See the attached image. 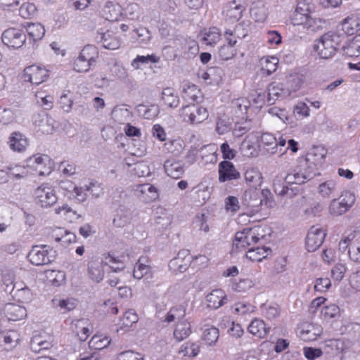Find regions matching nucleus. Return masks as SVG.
<instances>
[{
	"instance_id": "f257e3e1",
	"label": "nucleus",
	"mask_w": 360,
	"mask_h": 360,
	"mask_svg": "<svg viewBox=\"0 0 360 360\" xmlns=\"http://www.w3.org/2000/svg\"><path fill=\"white\" fill-rule=\"evenodd\" d=\"M318 148L307 153L305 160L300 162L299 165L292 169L285 177L276 176L273 181L274 193L281 197L294 198L300 193L301 185L312 179L316 174L318 167L321 166L325 160L326 153Z\"/></svg>"
},
{
	"instance_id": "f03ea898",
	"label": "nucleus",
	"mask_w": 360,
	"mask_h": 360,
	"mask_svg": "<svg viewBox=\"0 0 360 360\" xmlns=\"http://www.w3.org/2000/svg\"><path fill=\"white\" fill-rule=\"evenodd\" d=\"M345 38L335 32H327L315 41L314 49L320 58L329 59L335 54Z\"/></svg>"
},
{
	"instance_id": "7ed1b4c3",
	"label": "nucleus",
	"mask_w": 360,
	"mask_h": 360,
	"mask_svg": "<svg viewBox=\"0 0 360 360\" xmlns=\"http://www.w3.org/2000/svg\"><path fill=\"white\" fill-rule=\"evenodd\" d=\"M98 56V52L94 46H85L74 62V70L78 72L89 71L95 65Z\"/></svg>"
},
{
	"instance_id": "20e7f679",
	"label": "nucleus",
	"mask_w": 360,
	"mask_h": 360,
	"mask_svg": "<svg viewBox=\"0 0 360 360\" xmlns=\"http://www.w3.org/2000/svg\"><path fill=\"white\" fill-rule=\"evenodd\" d=\"M30 262L36 266L51 263L56 258V251L48 245L34 246L28 254Z\"/></svg>"
},
{
	"instance_id": "39448f33",
	"label": "nucleus",
	"mask_w": 360,
	"mask_h": 360,
	"mask_svg": "<svg viewBox=\"0 0 360 360\" xmlns=\"http://www.w3.org/2000/svg\"><path fill=\"white\" fill-rule=\"evenodd\" d=\"M263 198V191L250 188L244 192L241 203L250 213L255 214L260 210Z\"/></svg>"
},
{
	"instance_id": "423d86ee",
	"label": "nucleus",
	"mask_w": 360,
	"mask_h": 360,
	"mask_svg": "<svg viewBox=\"0 0 360 360\" xmlns=\"http://www.w3.org/2000/svg\"><path fill=\"white\" fill-rule=\"evenodd\" d=\"M34 195L37 203L41 207H50L56 204L58 200L54 190L45 184L39 186Z\"/></svg>"
},
{
	"instance_id": "0eeeda50",
	"label": "nucleus",
	"mask_w": 360,
	"mask_h": 360,
	"mask_svg": "<svg viewBox=\"0 0 360 360\" xmlns=\"http://www.w3.org/2000/svg\"><path fill=\"white\" fill-rule=\"evenodd\" d=\"M26 40L25 34L17 28H9L2 34V41L8 47L20 48Z\"/></svg>"
},
{
	"instance_id": "6e6552de",
	"label": "nucleus",
	"mask_w": 360,
	"mask_h": 360,
	"mask_svg": "<svg viewBox=\"0 0 360 360\" xmlns=\"http://www.w3.org/2000/svg\"><path fill=\"white\" fill-rule=\"evenodd\" d=\"M48 77L49 71L45 68L31 65L24 70V80L33 84L39 85L41 84L47 79Z\"/></svg>"
},
{
	"instance_id": "1a4fd4ad",
	"label": "nucleus",
	"mask_w": 360,
	"mask_h": 360,
	"mask_svg": "<svg viewBox=\"0 0 360 360\" xmlns=\"http://www.w3.org/2000/svg\"><path fill=\"white\" fill-rule=\"evenodd\" d=\"M326 236L324 230L320 227L311 226L306 238V247L309 252H314L323 243Z\"/></svg>"
},
{
	"instance_id": "9d476101",
	"label": "nucleus",
	"mask_w": 360,
	"mask_h": 360,
	"mask_svg": "<svg viewBox=\"0 0 360 360\" xmlns=\"http://www.w3.org/2000/svg\"><path fill=\"white\" fill-rule=\"evenodd\" d=\"M192 261L188 250H180L177 256L170 260L169 266L174 271L183 273L187 270Z\"/></svg>"
},
{
	"instance_id": "9b49d317",
	"label": "nucleus",
	"mask_w": 360,
	"mask_h": 360,
	"mask_svg": "<svg viewBox=\"0 0 360 360\" xmlns=\"http://www.w3.org/2000/svg\"><path fill=\"white\" fill-rule=\"evenodd\" d=\"M218 172L220 182L236 180L240 177L239 172L236 169L233 164L227 160L219 162Z\"/></svg>"
},
{
	"instance_id": "f8f14e48",
	"label": "nucleus",
	"mask_w": 360,
	"mask_h": 360,
	"mask_svg": "<svg viewBox=\"0 0 360 360\" xmlns=\"http://www.w3.org/2000/svg\"><path fill=\"white\" fill-rule=\"evenodd\" d=\"M33 123L37 130L43 134H51L54 129V120L44 111L33 116Z\"/></svg>"
},
{
	"instance_id": "ddd939ff",
	"label": "nucleus",
	"mask_w": 360,
	"mask_h": 360,
	"mask_svg": "<svg viewBox=\"0 0 360 360\" xmlns=\"http://www.w3.org/2000/svg\"><path fill=\"white\" fill-rule=\"evenodd\" d=\"M267 102L269 105L274 104L278 99L285 98L290 96V92L288 89L284 88L282 83H271L267 88Z\"/></svg>"
},
{
	"instance_id": "4468645a",
	"label": "nucleus",
	"mask_w": 360,
	"mask_h": 360,
	"mask_svg": "<svg viewBox=\"0 0 360 360\" xmlns=\"http://www.w3.org/2000/svg\"><path fill=\"white\" fill-rule=\"evenodd\" d=\"M96 40L98 43H101L105 49L110 50H116L121 45L120 40L109 31L106 32H98Z\"/></svg>"
},
{
	"instance_id": "2eb2a0df",
	"label": "nucleus",
	"mask_w": 360,
	"mask_h": 360,
	"mask_svg": "<svg viewBox=\"0 0 360 360\" xmlns=\"http://www.w3.org/2000/svg\"><path fill=\"white\" fill-rule=\"evenodd\" d=\"M4 314L8 321H20L27 316V310L24 307L14 303H7L4 308Z\"/></svg>"
},
{
	"instance_id": "dca6fc26",
	"label": "nucleus",
	"mask_w": 360,
	"mask_h": 360,
	"mask_svg": "<svg viewBox=\"0 0 360 360\" xmlns=\"http://www.w3.org/2000/svg\"><path fill=\"white\" fill-rule=\"evenodd\" d=\"M45 162L51 163L48 155H35L27 160V166L34 167L38 172L39 176L49 175L51 172V167H48L45 170L41 169V166L45 165Z\"/></svg>"
},
{
	"instance_id": "f3484780",
	"label": "nucleus",
	"mask_w": 360,
	"mask_h": 360,
	"mask_svg": "<svg viewBox=\"0 0 360 360\" xmlns=\"http://www.w3.org/2000/svg\"><path fill=\"white\" fill-rule=\"evenodd\" d=\"M346 196L349 197V203L345 202V200L338 201L333 200L330 205V212L334 215H342L345 213L353 205L355 200V196L350 192H346Z\"/></svg>"
},
{
	"instance_id": "a211bd4d",
	"label": "nucleus",
	"mask_w": 360,
	"mask_h": 360,
	"mask_svg": "<svg viewBox=\"0 0 360 360\" xmlns=\"http://www.w3.org/2000/svg\"><path fill=\"white\" fill-rule=\"evenodd\" d=\"M8 143L12 150L22 152L28 146V140L27 137L20 131H13L8 138Z\"/></svg>"
},
{
	"instance_id": "6ab92c4d",
	"label": "nucleus",
	"mask_w": 360,
	"mask_h": 360,
	"mask_svg": "<svg viewBox=\"0 0 360 360\" xmlns=\"http://www.w3.org/2000/svg\"><path fill=\"white\" fill-rule=\"evenodd\" d=\"M164 168L167 174L173 178L179 179L184 173L183 164L180 161L174 159H168L165 162Z\"/></svg>"
},
{
	"instance_id": "aec40b11",
	"label": "nucleus",
	"mask_w": 360,
	"mask_h": 360,
	"mask_svg": "<svg viewBox=\"0 0 360 360\" xmlns=\"http://www.w3.org/2000/svg\"><path fill=\"white\" fill-rule=\"evenodd\" d=\"M102 15L108 21H117L122 15V8L118 4L108 1L102 10Z\"/></svg>"
},
{
	"instance_id": "412c9836",
	"label": "nucleus",
	"mask_w": 360,
	"mask_h": 360,
	"mask_svg": "<svg viewBox=\"0 0 360 360\" xmlns=\"http://www.w3.org/2000/svg\"><path fill=\"white\" fill-rule=\"evenodd\" d=\"M227 297L225 292L221 289L212 290L207 295L208 307L217 309L226 303Z\"/></svg>"
},
{
	"instance_id": "4be33fe9",
	"label": "nucleus",
	"mask_w": 360,
	"mask_h": 360,
	"mask_svg": "<svg viewBox=\"0 0 360 360\" xmlns=\"http://www.w3.org/2000/svg\"><path fill=\"white\" fill-rule=\"evenodd\" d=\"M244 10L245 6L234 0L227 4L224 13L228 19L235 22L241 18Z\"/></svg>"
},
{
	"instance_id": "5701e85b",
	"label": "nucleus",
	"mask_w": 360,
	"mask_h": 360,
	"mask_svg": "<svg viewBox=\"0 0 360 360\" xmlns=\"http://www.w3.org/2000/svg\"><path fill=\"white\" fill-rule=\"evenodd\" d=\"M342 30L345 34L352 35L360 30V17L351 15L346 18L342 23Z\"/></svg>"
},
{
	"instance_id": "b1692460",
	"label": "nucleus",
	"mask_w": 360,
	"mask_h": 360,
	"mask_svg": "<svg viewBox=\"0 0 360 360\" xmlns=\"http://www.w3.org/2000/svg\"><path fill=\"white\" fill-rule=\"evenodd\" d=\"M322 333V328L314 324L304 326L300 332V337L304 341H314Z\"/></svg>"
},
{
	"instance_id": "393cba45",
	"label": "nucleus",
	"mask_w": 360,
	"mask_h": 360,
	"mask_svg": "<svg viewBox=\"0 0 360 360\" xmlns=\"http://www.w3.org/2000/svg\"><path fill=\"white\" fill-rule=\"evenodd\" d=\"M136 191L140 192L143 195V200L147 202H152L158 198L157 188L153 185L149 184L138 185Z\"/></svg>"
},
{
	"instance_id": "a878e982",
	"label": "nucleus",
	"mask_w": 360,
	"mask_h": 360,
	"mask_svg": "<svg viewBox=\"0 0 360 360\" xmlns=\"http://www.w3.org/2000/svg\"><path fill=\"white\" fill-rule=\"evenodd\" d=\"M88 274L92 281L101 282L104 277L103 263L98 261H91L88 264Z\"/></svg>"
},
{
	"instance_id": "bb28decb",
	"label": "nucleus",
	"mask_w": 360,
	"mask_h": 360,
	"mask_svg": "<svg viewBox=\"0 0 360 360\" xmlns=\"http://www.w3.org/2000/svg\"><path fill=\"white\" fill-rule=\"evenodd\" d=\"M191 333V326L186 320L178 322L174 330V338L181 342L188 338Z\"/></svg>"
},
{
	"instance_id": "cd10ccee",
	"label": "nucleus",
	"mask_w": 360,
	"mask_h": 360,
	"mask_svg": "<svg viewBox=\"0 0 360 360\" xmlns=\"http://www.w3.org/2000/svg\"><path fill=\"white\" fill-rule=\"evenodd\" d=\"M269 330V328L266 327L265 323L262 320L258 319L252 320L248 326V331L251 334L256 335L259 338H264Z\"/></svg>"
},
{
	"instance_id": "c85d7f7f",
	"label": "nucleus",
	"mask_w": 360,
	"mask_h": 360,
	"mask_svg": "<svg viewBox=\"0 0 360 360\" xmlns=\"http://www.w3.org/2000/svg\"><path fill=\"white\" fill-rule=\"evenodd\" d=\"M344 54L349 57L360 56V36H356L342 46Z\"/></svg>"
},
{
	"instance_id": "c756f323",
	"label": "nucleus",
	"mask_w": 360,
	"mask_h": 360,
	"mask_svg": "<svg viewBox=\"0 0 360 360\" xmlns=\"http://www.w3.org/2000/svg\"><path fill=\"white\" fill-rule=\"evenodd\" d=\"M162 100L164 103L171 108H176L179 104V96L175 91L170 87L163 89L162 91Z\"/></svg>"
},
{
	"instance_id": "7c9ffc66",
	"label": "nucleus",
	"mask_w": 360,
	"mask_h": 360,
	"mask_svg": "<svg viewBox=\"0 0 360 360\" xmlns=\"http://www.w3.org/2000/svg\"><path fill=\"white\" fill-rule=\"evenodd\" d=\"M219 330L213 326H207L202 330V339L209 346L214 345L218 340Z\"/></svg>"
},
{
	"instance_id": "2f4dec72",
	"label": "nucleus",
	"mask_w": 360,
	"mask_h": 360,
	"mask_svg": "<svg viewBox=\"0 0 360 360\" xmlns=\"http://www.w3.org/2000/svg\"><path fill=\"white\" fill-rule=\"evenodd\" d=\"M269 251L271 252V249L264 246L252 248L247 252L246 256L252 262H260L267 257Z\"/></svg>"
},
{
	"instance_id": "473e14b6",
	"label": "nucleus",
	"mask_w": 360,
	"mask_h": 360,
	"mask_svg": "<svg viewBox=\"0 0 360 360\" xmlns=\"http://www.w3.org/2000/svg\"><path fill=\"white\" fill-rule=\"evenodd\" d=\"M325 348L328 353L338 354L345 350V342L341 339H330L325 341Z\"/></svg>"
},
{
	"instance_id": "72a5a7b5",
	"label": "nucleus",
	"mask_w": 360,
	"mask_h": 360,
	"mask_svg": "<svg viewBox=\"0 0 360 360\" xmlns=\"http://www.w3.org/2000/svg\"><path fill=\"white\" fill-rule=\"evenodd\" d=\"M26 30L33 41L41 39L45 34V29L40 23H28Z\"/></svg>"
},
{
	"instance_id": "f704fd0d",
	"label": "nucleus",
	"mask_w": 360,
	"mask_h": 360,
	"mask_svg": "<svg viewBox=\"0 0 360 360\" xmlns=\"http://www.w3.org/2000/svg\"><path fill=\"white\" fill-rule=\"evenodd\" d=\"M186 316V308L183 305L172 307L167 314L165 321L171 323L174 321L179 322Z\"/></svg>"
},
{
	"instance_id": "c9c22d12",
	"label": "nucleus",
	"mask_w": 360,
	"mask_h": 360,
	"mask_svg": "<svg viewBox=\"0 0 360 360\" xmlns=\"http://www.w3.org/2000/svg\"><path fill=\"white\" fill-rule=\"evenodd\" d=\"M200 90L195 84H185L182 90V97L187 101L198 102Z\"/></svg>"
},
{
	"instance_id": "e433bc0d",
	"label": "nucleus",
	"mask_w": 360,
	"mask_h": 360,
	"mask_svg": "<svg viewBox=\"0 0 360 360\" xmlns=\"http://www.w3.org/2000/svg\"><path fill=\"white\" fill-rule=\"evenodd\" d=\"M160 60V57L155 54L147 56H137L131 62V66L135 69L141 68L142 65L149 63H157Z\"/></svg>"
},
{
	"instance_id": "4c0bfd02",
	"label": "nucleus",
	"mask_w": 360,
	"mask_h": 360,
	"mask_svg": "<svg viewBox=\"0 0 360 360\" xmlns=\"http://www.w3.org/2000/svg\"><path fill=\"white\" fill-rule=\"evenodd\" d=\"M146 260V257H141L136 262L134 271L133 276L136 279H141L144 276L150 273L151 267L143 263Z\"/></svg>"
},
{
	"instance_id": "58836bf2",
	"label": "nucleus",
	"mask_w": 360,
	"mask_h": 360,
	"mask_svg": "<svg viewBox=\"0 0 360 360\" xmlns=\"http://www.w3.org/2000/svg\"><path fill=\"white\" fill-rule=\"evenodd\" d=\"M200 352V345L195 342H186L183 345L179 353L184 356L195 357Z\"/></svg>"
},
{
	"instance_id": "ea45409f",
	"label": "nucleus",
	"mask_w": 360,
	"mask_h": 360,
	"mask_svg": "<svg viewBox=\"0 0 360 360\" xmlns=\"http://www.w3.org/2000/svg\"><path fill=\"white\" fill-rule=\"evenodd\" d=\"M191 124H198L208 117V112L206 108L194 105Z\"/></svg>"
},
{
	"instance_id": "a19ab883",
	"label": "nucleus",
	"mask_w": 360,
	"mask_h": 360,
	"mask_svg": "<svg viewBox=\"0 0 360 360\" xmlns=\"http://www.w3.org/2000/svg\"><path fill=\"white\" fill-rule=\"evenodd\" d=\"M131 219V214L128 212H118L113 219V224L116 227H124L130 223Z\"/></svg>"
},
{
	"instance_id": "79ce46f5",
	"label": "nucleus",
	"mask_w": 360,
	"mask_h": 360,
	"mask_svg": "<svg viewBox=\"0 0 360 360\" xmlns=\"http://www.w3.org/2000/svg\"><path fill=\"white\" fill-rule=\"evenodd\" d=\"M324 21L321 18H312L309 15L304 28L307 31L317 32L323 29Z\"/></svg>"
},
{
	"instance_id": "37998d69",
	"label": "nucleus",
	"mask_w": 360,
	"mask_h": 360,
	"mask_svg": "<svg viewBox=\"0 0 360 360\" xmlns=\"http://www.w3.org/2000/svg\"><path fill=\"white\" fill-rule=\"evenodd\" d=\"M248 229H243V231H239L236 233L235 240L233 241V246L237 249L245 248L249 246Z\"/></svg>"
},
{
	"instance_id": "c03bdc74",
	"label": "nucleus",
	"mask_w": 360,
	"mask_h": 360,
	"mask_svg": "<svg viewBox=\"0 0 360 360\" xmlns=\"http://www.w3.org/2000/svg\"><path fill=\"white\" fill-rule=\"evenodd\" d=\"M37 12V8L34 4L26 2L22 4L19 8V14L23 18H31Z\"/></svg>"
},
{
	"instance_id": "a18cd8bd",
	"label": "nucleus",
	"mask_w": 360,
	"mask_h": 360,
	"mask_svg": "<svg viewBox=\"0 0 360 360\" xmlns=\"http://www.w3.org/2000/svg\"><path fill=\"white\" fill-rule=\"evenodd\" d=\"M86 190L89 191L92 196L98 198L103 195L104 188L101 184L97 181H91L89 185H85Z\"/></svg>"
},
{
	"instance_id": "49530a36",
	"label": "nucleus",
	"mask_w": 360,
	"mask_h": 360,
	"mask_svg": "<svg viewBox=\"0 0 360 360\" xmlns=\"http://www.w3.org/2000/svg\"><path fill=\"white\" fill-rule=\"evenodd\" d=\"M264 315L269 319H274L280 314V309L277 304H265L262 308Z\"/></svg>"
},
{
	"instance_id": "de8ad7c7",
	"label": "nucleus",
	"mask_w": 360,
	"mask_h": 360,
	"mask_svg": "<svg viewBox=\"0 0 360 360\" xmlns=\"http://www.w3.org/2000/svg\"><path fill=\"white\" fill-rule=\"evenodd\" d=\"M110 71L112 75L116 79L124 80L127 77V72L126 69L117 62L112 65Z\"/></svg>"
},
{
	"instance_id": "09e8293b",
	"label": "nucleus",
	"mask_w": 360,
	"mask_h": 360,
	"mask_svg": "<svg viewBox=\"0 0 360 360\" xmlns=\"http://www.w3.org/2000/svg\"><path fill=\"white\" fill-rule=\"evenodd\" d=\"M86 321L85 319H79L76 321L75 326L77 328H81L80 332H77V336L80 341H85L90 335L91 332L87 326H85Z\"/></svg>"
},
{
	"instance_id": "8fccbe9b",
	"label": "nucleus",
	"mask_w": 360,
	"mask_h": 360,
	"mask_svg": "<svg viewBox=\"0 0 360 360\" xmlns=\"http://www.w3.org/2000/svg\"><path fill=\"white\" fill-rule=\"evenodd\" d=\"M349 243L350 240L348 238L342 239L339 243V250L342 253L347 252V255L352 260L355 262H360V256H357L356 254L352 253L351 249L349 248Z\"/></svg>"
},
{
	"instance_id": "3c124183",
	"label": "nucleus",
	"mask_w": 360,
	"mask_h": 360,
	"mask_svg": "<svg viewBox=\"0 0 360 360\" xmlns=\"http://www.w3.org/2000/svg\"><path fill=\"white\" fill-rule=\"evenodd\" d=\"M302 75H295L288 82V88L290 94L299 90L303 84Z\"/></svg>"
},
{
	"instance_id": "603ef678",
	"label": "nucleus",
	"mask_w": 360,
	"mask_h": 360,
	"mask_svg": "<svg viewBox=\"0 0 360 360\" xmlns=\"http://www.w3.org/2000/svg\"><path fill=\"white\" fill-rule=\"evenodd\" d=\"M51 346V343L48 341L41 340L39 337H34L31 340L32 349L38 352L41 349H47Z\"/></svg>"
},
{
	"instance_id": "864d4df0",
	"label": "nucleus",
	"mask_w": 360,
	"mask_h": 360,
	"mask_svg": "<svg viewBox=\"0 0 360 360\" xmlns=\"http://www.w3.org/2000/svg\"><path fill=\"white\" fill-rule=\"evenodd\" d=\"M254 285V283L249 278L240 279L232 285V288L237 292H245Z\"/></svg>"
},
{
	"instance_id": "5fc2aeb1",
	"label": "nucleus",
	"mask_w": 360,
	"mask_h": 360,
	"mask_svg": "<svg viewBox=\"0 0 360 360\" xmlns=\"http://www.w3.org/2000/svg\"><path fill=\"white\" fill-rule=\"evenodd\" d=\"M139 320L138 315L134 309L127 311L122 317V324L126 327L131 326Z\"/></svg>"
},
{
	"instance_id": "6e6d98bb",
	"label": "nucleus",
	"mask_w": 360,
	"mask_h": 360,
	"mask_svg": "<svg viewBox=\"0 0 360 360\" xmlns=\"http://www.w3.org/2000/svg\"><path fill=\"white\" fill-rule=\"evenodd\" d=\"M110 342V340L108 338H101V337L95 335L91 339L89 345L95 349H101L106 347Z\"/></svg>"
},
{
	"instance_id": "4d7b16f0",
	"label": "nucleus",
	"mask_w": 360,
	"mask_h": 360,
	"mask_svg": "<svg viewBox=\"0 0 360 360\" xmlns=\"http://www.w3.org/2000/svg\"><path fill=\"white\" fill-rule=\"evenodd\" d=\"M139 108V112H141V110L143 111V115L146 119H152L156 117L159 113V108L155 105H152L148 108L143 105H140Z\"/></svg>"
},
{
	"instance_id": "13d9d810",
	"label": "nucleus",
	"mask_w": 360,
	"mask_h": 360,
	"mask_svg": "<svg viewBox=\"0 0 360 360\" xmlns=\"http://www.w3.org/2000/svg\"><path fill=\"white\" fill-rule=\"evenodd\" d=\"M236 54V49L231 45H223L219 50V56L223 60L232 58Z\"/></svg>"
},
{
	"instance_id": "bf43d9fd",
	"label": "nucleus",
	"mask_w": 360,
	"mask_h": 360,
	"mask_svg": "<svg viewBox=\"0 0 360 360\" xmlns=\"http://www.w3.org/2000/svg\"><path fill=\"white\" fill-rule=\"evenodd\" d=\"M117 360H144L142 354L132 350L122 352L117 354Z\"/></svg>"
},
{
	"instance_id": "052dcab7",
	"label": "nucleus",
	"mask_w": 360,
	"mask_h": 360,
	"mask_svg": "<svg viewBox=\"0 0 360 360\" xmlns=\"http://www.w3.org/2000/svg\"><path fill=\"white\" fill-rule=\"evenodd\" d=\"M303 354L307 360H315L322 356L323 352L319 348L304 347Z\"/></svg>"
},
{
	"instance_id": "680f3d73",
	"label": "nucleus",
	"mask_w": 360,
	"mask_h": 360,
	"mask_svg": "<svg viewBox=\"0 0 360 360\" xmlns=\"http://www.w3.org/2000/svg\"><path fill=\"white\" fill-rule=\"evenodd\" d=\"M15 113L11 108H0V122L6 124L14 120Z\"/></svg>"
},
{
	"instance_id": "e2e57ef3",
	"label": "nucleus",
	"mask_w": 360,
	"mask_h": 360,
	"mask_svg": "<svg viewBox=\"0 0 360 360\" xmlns=\"http://www.w3.org/2000/svg\"><path fill=\"white\" fill-rule=\"evenodd\" d=\"M340 309L335 304H331L324 307L321 309V313L325 317L335 318L340 315Z\"/></svg>"
},
{
	"instance_id": "0e129e2a",
	"label": "nucleus",
	"mask_w": 360,
	"mask_h": 360,
	"mask_svg": "<svg viewBox=\"0 0 360 360\" xmlns=\"http://www.w3.org/2000/svg\"><path fill=\"white\" fill-rule=\"evenodd\" d=\"M220 34L218 29L213 27L208 33L203 37V41L207 45H213L219 39Z\"/></svg>"
},
{
	"instance_id": "69168bd1",
	"label": "nucleus",
	"mask_w": 360,
	"mask_h": 360,
	"mask_svg": "<svg viewBox=\"0 0 360 360\" xmlns=\"http://www.w3.org/2000/svg\"><path fill=\"white\" fill-rule=\"evenodd\" d=\"M335 188V181L330 180L319 185V193L323 197H328Z\"/></svg>"
},
{
	"instance_id": "338daca9",
	"label": "nucleus",
	"mask_w": 360,
	"mask_h": 360,
	"mask_svg": "<svg viewBox=\"0 0 360 360\" xmlns=\"http://www.w3.org/2000/svg\"><path fill=\"white\" fill-rule=\"evenodd\" d=\"M331 285L330 280L328 278H319L316 281L314 290L321 292H326Z\"/></svg>"
},
{
	"instance_id": "774afa93",
	"label": "nucleus",
	"mask_w": 360,
	"mask_h": 360,
	"mask_svg": "<svg viewBox=\"0 0 360 360\" xmlns=\"http://www.w3.org/2000/svg\"><path fill=\"white\" fill-rule=\"evenodd\" d=\"M345 271L346 267L345 265L342 264H337L331 269V276L334 280L340 281L343 278Z\"/></svg>"
}]
</instances>
